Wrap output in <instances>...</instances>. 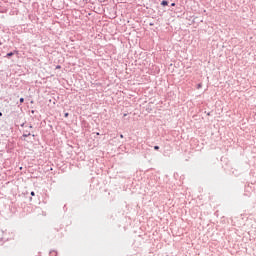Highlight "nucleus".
Masks as SVG:
<instances>
[{
	"instance_id": "nucleus-1",
	"label": "nucleus",
	"mask_w": 256,
	"mask_h": 256,
	"mask_svg": "<svg viewBox=\"0 0 256 256\" xmlns=\"http://www.w3.org/2000/svg\"><path fill=\"white\" fill-rule=\"evenodd\" d=\"M13 55H19V50H13L11 52H8L4 57L6 59H11V57H13Z\"/></svg>"
},
{
	"instance_id": "nucleus-2",
	"label": "nucleus",
	"mask_w": 256,
	"mask_h": 256,
	"mask_svg": "<svg viewBox=\"0 0 256 256\" xmlns=\"http://www.w3.org/2000/svg\"><path fill=\"white\" fill-rule=\"evenodd\" d=\"M27 137H31V131H29V129H26L23 131V135L21 137L22 141L27 138ZM24 138V139H23Z\"/></svg>"
},
{
	"instance_id": "nucleus-3",
	"label": "nucleus",
	"mask_w": 256,
	"mask_h": 256,
	"mask_svg": "<svg viewBox=\"0 0 256 256\" xmlns=\"http://www.w3.org/2000/svg\"><path fill=\"white\" fill-rule=\"evenodd\" d=\"M160 5H161L162 7H167V6L169 5V2H168L167 0H162L161 3H160Z\"/></svg>"
},
{
	"instance_id": "nucleus-4",
	"label": "nucleus",
	"mask_w": 256,
	"mask_h": 256,
	"mask_svg": "<svg viewBox=\"0 0 256 256\" xmlns=\"http://www.w3.org/2000/svg\"><path fill=\"white\" fill-rule=\"evenodd\" d=\"M50 256H57V251L55 250L50 251Z\"/></svg>"
},
{
	"instance_id": "nucleus-5",
	"label": "nucleus",
	"mask_w": 256,
	"mask_h": 256,
	"mask_svg": "<svg viewBox=\"0 0 256 256\" xmlns=\"http://www.w3.org/2000/svg\"><path fill=\"white\" fill-rule=\"evenodd\" d=\"M203 88V83H198L196 86V89H202Z\"/></svg>"
},
{
	"instance_id": "nucleus-6",
	"label": "nucleus",
	"mask_w": 256,
	"mask_h": 256,
	"mask_svg": "<svg viewBox=\"0 0 256 256\" xmlns=\"http://www.w3.org/2000/svg\"><path fill=\"white\" fill-rule=\"evenodd\" d=\"M25 103V98H20V105Z\"/></svg>"
},
{
	"instance_id": "nucleus-7",
	"label": "nucleus",
	"mask_w": 256,
	"mask_h": 256,
	"mask_svg": "<svg viewBox=\"0 0 256 256\" xmlns=\"http://www.w3.org/2000/svg\"><path fill=\"white\" fill-rule=\"evenodd\" d=\"M159 149H160V147H159V146H157V145H156V146H154V150H155V151H159Z\"/></svg>"
},
{
	"instance_id": "nucleus-8",
	"label": "nucleus",
	"mask_w": 256,
	"mask_h": 256,
	"mask_svg": "<svg viewBox=\"0 0 256 256\" xmlns=\"http://www.w3.org/2000/svg\"><path fill=\"white\" fill-rule=\"evenodd\" d=\"M30 113H32V115H35V113H37V110H31Z\"/></svg>"
},
{
	"instance_id": "nucleus-9",
	"label": "nucleus",
	"mask_w": 256,
	"mask_h": 256,
	"mask_svg": "<svg viewBox=\"0 0 256 256\" xmlns=\"http://www.w3.org/2000/svg\"><path fill=\"white\" fill-rule=\"evenodd\" d=\"M64 117H65V118L69 117V112H65V113H64Z\"/></svg>"
},
{
	"instance_id": "nucleus-10",
	"label": "nucleus",
	"mask_w": 256,
	"mask_h": 256,
	"mask_svg": "<svg viewBox=\"0 0 256 256\" xmlns=\"http://www.w3.org/2000/svg\"><path fill=\"white\" fill-rule=\"evenodd\" d=\"M30 195H31V197H35V192L32 191V192L30 193Z\"/></svg>"
},
{
	"instance_id": "nucleus-11",
	"label": "nucleus",
	"mask_w": 256,
	"mask_h": 256,
	"mask_svg": "<svg viewBox=\"0 0 256 256\" xmlns=\"http://www.w3.org/2000/svg\"><path fill=\"white\" fill-rule=\"evenodd\" d=\"M175 5H177L175 2L170 4L171 7H175Z\"/></svg>"
},
{
	"instance_id": "nucleus-12",
	"label": "nucleus",
	"mask_w": 256,
	"mask_h": 256,
	"mask_svg": "<svg viewBox=\"0 0 256 256\" xmlns=\"http://www.w3.org/2000/svg\"><path fill=\"white\" fill-rule=\"evenodd\" d=\"M20 127H27V126L25 125V122H23L22 124H20Z\"/></svg>"
},
{
	"instance_id": "nucleus-13",
	"label": "nucleus",
	"mask_w": 256,
	"mask_h": 256,
	"mask_svg": "<svg viewBox=\"0 0 256 256\" xmlns=\"http://www.w3.org/2000/svg\"><path fill=\"white\" fill-rule=\"evenodd\" d=\"M55 69H61V65H57Z\"/></svg>"
},
{
	"instance_id": "nucleus-14",
	"label": "nucleus",
	"mask_w": 256,
	"mask_h": 256,
	"mask_svg": "<svg viewBox=\"0 0 256 256\" xmlns=\"http://www.w3.org/2000/svg\"><path fill=\"white\" fill-rule=\"evenodd\" d=\"M28 129H33V125L30 124V125L28 126Z\"/></svg>"
},
{
	"instance_id": "nucleus-15",
	"label": "nucleus",
	"mask_w": 256,
	"mask_h": 256,
	"mask_svg": "<svg viewBox=\"0 0 256 256\" xmlns=\"http://www.w3.org/2000/svg\"><path fill=\"white\" fill-rule=\"evenodd\" d=\"M0 117H3V112H0Z\"/></svg>"
},
{
	"instance_id": "nucleus-16",
	"label": "nucleus",
	"mask_w": 256,
	"mask_h": 256,
	"mask_svg": "<svg viewBox=\"0 0 256 256\" xmlns=\"http://www.w3.org/2000/svg\"><path fill=\"white\" fill-rule=\"evenodd\" d=\"M123 117H127V113H124V114H123Z\"/></svg>"
},
{
	"instance_id": "nucleus-17",
	"label": "nucleus",
	"mask_w": 256,
	"mask_h": 256,
	"mask_svg": "<svg viewBox=\"0 0 256 256\" xmlns=\"http://www.w3.org/2000/svg\"><path fill=\"white\" fill-rule=\"evenodd\" d=\"M123 137H124L123 134H120V138L123 139Z\"/></svg>"
},
{
	"instance_id": "nucleus-18",
	"label": "nucleus",
	"mask_w": 256,
	"mask_h": 256,
	"mask_svg": "<svg viewBox=\"0 0 256 256\" xmlns=\"http://www.w3.org/2000/svg\"><path fill=\"white\" fill-rule=\"evenodd\" d=\"M207 115L210 116V115H211V112H208Z\"/></svg>"
},
{
	"instance_id": "nucleus-19",
	"label": "nucleus",
	"mask_w": 256,
	"mask_h": 256,
	"mask_svg": "<svg viewBox=\"0 0 256 256\" xmlns=\"http://www.w3.org/2000/svg\"><path fill=\"white\" fill-rule=\"evenodd\" d=\"M150 27H153V23H150Z\"/></svg>"
},
{
	"instance_id": "nucleus-20",
	"label": "nucleus",
	"mask_w": 256,
	"mask_h": 256,
	"mask_svg": "<svg viewBox=\"0 0 256 256\" xmlns=\"http://www.w3.org/2000/svg\"><path fill=\"white\" fill-rule=\"evenodd\" d=\"M96 135H101L99 132H96Z\"/></svg>"
},
{
	"instance_id": "nucleus-21",
	"label": "nucleus",
	"mask_w": 256,
	"mask_h": 256,
	"mask_svg": "<svg viewBox=\"0 0 256 256\" xmlns=\"http://www.w3.org/2000/svg\"><path fill=\"white\" fill-rule=\"evenodd\" d=\"M0 45H1V42H0Z\"/></svg>"
}]
</instances>
